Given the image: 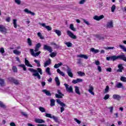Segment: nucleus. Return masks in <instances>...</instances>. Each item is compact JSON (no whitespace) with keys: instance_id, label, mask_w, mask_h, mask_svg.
Wrapping results in <instances>:
<instances>
[{"instance_id":"1","label":"nucleus","mask_w":126,"mask_h":126,"mask_svg":"<svg viewBox=\"0 0 126 126\" xmlns=\"http://www.w3.org/2000/svg\"><path fill=\"white\" fill-rule=\"evenodd\" d=\"M118 60H122L124 62H126V57L125 55H120L118 56L114 55L110 57H106L107 61H112L113 62H115V61H117Z\"/></svg>"},{"instance_id":"2","label":"nucleus","mask_w":126,"mask_h":126,"mask_svg":"<svg viewBox=\"0 0 126 126\" xmlns=\"http://www.w3.org/2000/svg\"><path fill=\"white\" fill-rule=\"evenodd\" d=\"M28 70L31 71V72L33 73L32 76L37 77L38 79H41V76L40 74H43V72L42 71V69H41V68H37V70H35L34 68H29Z\"/></svg>"},{"instance_id":"3","label":"nucleus","mask_w":126,"mask_h":126,"mask_svg":"<svg viewBox=\"0 0 126 126\" xmlns=\"http://www.w3.org/2000/svg\"><path fill=\"white\" fill-rule=\"evenodd\" d=\"M56 102L58 105H60L61 106L60 108L61 113H63V112L64 111V107H65L66 105L63 102H62L60 99H56Z\"/></svg>"},{"instance_id":"4","label":"nucleus","mask_w":126,"mask_h":126,"mask_svg":"<svg viewBox=\"0 0 126 126\" xmlns=\"http://www.w3.org/2000/svg\"><path fill=\"white\" fill-rule=\"evenodd\" d=\"M45 117L46 118H50V119H53L55 123H59V118L58 117L53 116L50 113H45Z\"/></svg>"},{"instance_id":"5","label":"nucleus","mask_w":126,"mask_h":126,"mask_svg":"<svg viewBox=\"0 0 126 126\" xmlns=\"http://www.w3.org/2000/svg\"><path fill=\"white\" fill-rule=\"evenodd\" d=\"M64 85L67 92H68L69 93H73V89L72 88V86H69L67 84H64Z\"/></svg>"},{"instance_id":"6","label":"nucleus","mask_w":126,"mask_h":126,"mask_svg":"<svg viewBox=\"0 0 126 126\" xmlns=\"http://www.w3.org/2000/svg\"><path fill=\"white\" fill-rule=\"evenodd\" d=\"M57 92L58 93L55 94V97L56 98H58V99H61L63 98V96H64V94L61 92V90H58Z\"/></svg>"},{"instance_id":"7","label":"nucleus","mask_w":126,"mask_h":126,"mask_svg":"<svg viewBox=\"0 0 126 126\" xmlns=\"http://www.w3.org/2000/svg\"><path fill=\"white\" fill-rule=\"evenodd\" d=\"M8 80L15 84V85H19V81L17 79H14V78L10 77L8 78Z\"/></svg>"},{"instance_id":"8","label":"nucleus","mask_w":126,"mask_h":126,"mask_svg":"<svg viewBox=\"0 0 126 126\" xmlns=\"http://www.w3.org/2000/svg\"><path fill=\"white\" fill-rule=\"evenodd\" d=\"M67 69L66 72L70 77H73V74H72V72H71V69L68 66H66Z\"/></svg>"},{"instance_id":"9","label":"nucleus","mask_w":126,"mask_h":126,"mask_svg":"<svg viewBox=\"0 0 126 126\" xmlns=\"http://www.w3.org/2000/svg\"><path fill=\"white\" fill-rule=\"evenodd\" d=\"M43 50H44V51H48V52H49V53H52V52H53V49H52V47L47 45H44Z\"/></svg>"},{"instance_id":"10","label":"nucleus","mask_w":126,"mask_h":126,"mask_svg":"<svg viewBox=\"0 0 126 126\" xmlns=\"http://www.w3.org/2000/svg\"><path fill=\"white\" fill-rule=\"evenodd\" d=\"M39 24L42 26V27H44V28L47 29V31H52V27L50 26H46L45 23H39Z\"/></svg>"},{"instance_id":"11","label":"nucleus","mask_w":126,"mask_h":126,"mask_svg":"<svg viewBox=\"0 0 126 126\" xmlns=\"http://www.w3.org/2000/svg\"><path fill=\"white\" fill-rule=\"evenodd\" d=\"M31 54L33 57H38L40 54H41V51H38V52H36L35 53H34V50L31 49H30Z\"/></svg>"},{"instance_id":"12","label":"nucleus","mask_w":126,"mask_h":126,"mask_svg":"<svg viewBox=\"0 0 126 126\" xmlns=\"http://www.w3.org/2000/svg\"><path fill=\"white\" fill-rule=\"evenodd\" d=\"M67 34L69 37H70V38H72V39H75L77 38L76 36L74 35L72 32H70V31H67Z\"/></svg>"},{"instance_id":"13","label":"nucleus","mask_w":126,"mask_h":126,"mask_svg":"<svg viewBox=\"0 0 126 126\" xmlns=\"http://www.w3.org/2000/svg\"><path fill=\"white\" fill-rule=\"evenodd\" d=\"M104 17V16L103 15H101L99 16L95 15L94 17V20H96L97 21H99V20H101V19H103Z\"/></svg>"},{"instance_id":"14","label":"nucleus","mask_w":126,"mask_h":126,"mask_svg":"<svg viewBox=\"0 0 126 126\" xmlns=\"http://www.w3.org/2000/svg\"><path fill=\"white\" fill-rule=\"evenodd\" d=\"M35 123L36 124H45V122L44 120L39 119V118H36L34 120Z\"/></svg>"},{"instance_id":"15","label":"nucleus","mask_w":126,"mask_h":126,"mask_svg":"<svg viewBox=\"0 0 126 126\" xmlns=\"http://www.w3.org/2000/svg\"><path fill=\"white\" fill-rule=\"evenodd\" d=\"M118 69H117V72H123L124 69V67L123 66V64L120 63L118 65Z\"/></svg>"},{"instance_id":"16","label":"nucleus","mask_w":126,"mask_h":126,"mask_svg":"<svg viewBox=\"0 0 126 126\" xmlns=\"http://www.w3.org/2000/svg\"><path fill=\"white\" fill-rule=\"evenodd\" d=\"M6 31H7V29H6L4 26L0 25V32H2V33H6Z\"/></svg>"},{"instance_id":"17","label":"nucleus","mask_w":126,"mask_h":126,"mask_svg":"<svg viewBox=\"0 0 126 126\" xmlns=\"http://www.w3.org/2000/svg\"><path fill=\"white\" fill-rule=\"evenodd\" d=\"M83 81V79L77 78L76 80H73L72 81V83L73 84H76V83H79V82H82Z\"/></svg>"},{"instance_id":"18","label":"nucleus","mask_w":126,"mask_h":126,"mask_svg":"<svg viewBox=\"0 0 126 126\" xmlns=\"http://www.w3.org/2000/svg\"><path fill=\"white\" fill-rule=\"evenodd\" d=\"M24 11L26 12V13H28V14H31V15H32L34 16L35 15V13L29 10L28 9L26 8L24 10Z\"/></svg>"},{"instance_id":"19","label":"nucleus","mask_w":126,"mask_h":126,"mask_svg":"<svg viewBox=\"0 0 126 126\" xmlns=\"http://www.w3.org/2000/svg\"><path fill=\"white\" fill-rule=\"evenodd\" d=\"M93 90H94V88H93L92 85H90L89 86V89L88 90V91L92 95H94V92H93Z\"/></svg>"},{"instance_id":"20","label":"nucleus","mask_w":126,"mask_h":126,"mask_svg":"<svg viewBox=\"0 0 126 126\" xmlns=\"http://www.w3.org/2000/svg\"><path fill=\"white\" fill-rule=\"evenodd\" d=\"M106 27H107V28H113V27H114L113 21H111L110 22H108L106 25Z\"/></svg>"},{"instance_id":"21","label":"nucleus","mask_w":126,"mask_h":126,"mask_svg":"<svg viewBox=\"0 0 126 126\" xmlns=\"http://www.w3.org/2000/svg\"><path fill=\"white\" fill-rule=\"evenodd\" d=\"M25 63L26 65H27V66H29L30 67H33V66L31 64H30V63L26 58L25 59Z\"/></svg>"},{"instance_id":"22","label":"nucleus","mask_w":126,"mask_h":126,"mask_svg":"<svg viewBox=\"0 0 126 126\" xmlns=\"http://www.w3.org/2000/svg\"><path fill=\"white\" fill-rule=\"evenodd\" d=\"M77 57L78 58H82V59H85V60L88 59V56L84 54H80V55H77Z\"/></svg>"},{"instance_id":"23","label":"nucleus","mask_w":126,"mask_h":126,"mask_svg":"<svg viewBox=\"0 0 126 126\" xmlns=\"http://www.w3.org/2000/svg\"><path fill=\"white\" fill-rule=\"evenodd\" d=\"M42 92H43V93H45V94H46V95H47V96H51L52 95L51 92H50V91H49L47 90H43Z\"/></svg>"},{"instance_id":"24","label":"nucleus","mask_w":126,"mask_h":126,"mask_svg":"<svg viewBox=\"0 0 126 126\" xmlns=\"http://www.w3.org/2000/svg\"><path fill=\"white\" fill-rule=\"evenodd\" d=\"M50 64H51V59H48V60L46 61L44 63V67H46V66H48V65H50Z\"/></svg>"},{"instance_id":"25","label":"nucleus","mask_w":126,"mask_h":126,"mask_svg":"<svg viewBox=\"0 0 126 126\" xmlns=\"http://www.w3.org/2000/svg\"><path fill=\"white\" fill-rule=\"evenodd\" d=\"M0 107L2 108V109H4V110H5L7 106L3 103V102L0 101Z\"/></svg>"},{"instance_id":"26","label":"nucleus","mask_w":126,"mask_h":126,"mask_svg":"<svg viewBox=\"0 0 126 126\" xmlns=\"http://www.w3.org/2000/svg\"><path fill=\"white\" fill-rule=\"evenodd\" d=\"M112 98L115 100H120L121 99V96L119 94H113Z\"/></svg>"},{"instance_id":"27","label":"nucleus","mask_w":126,"mask_h":126,"mask_svg":"<svg viewBox=\"0 0 126 126\" xmlns=\"http://www.w3.org/2000/svg\"><path fill=\"white\" fill-rule=\"evenodd\" d=\"M55 80L57 86H60V85H61V82H60V79H59V77H55Z\"/></svg>"},{"instance_id":"28","label":"nucleus","mask_w":126,"mask_h":126,"mask_svg":"<svg viewBox=\"0 0 126 126\" xmlns=\"http://www.w3.org/2000/svg\"><path fill=\"white\" fill-rule=\"evenodd\" d=\"M91 52H92V53H94V54H97L99 53V50L95 49L94 48H92L91 49Z\"/></svg>"},{"instance_id":"29","label":"nucleus","mask_w":126,"mask_h":126,"mask_svg":"<svg viewBox=\"0 0 126 126\" xmlns=\"http://www.w3.org/2000/svg\"><path fill=\"white\" fill-rule=\"evenodd\" d=\"M75 92L76 94H78V95H80V92L79 91V87L77 86L75 87Z\"/></svg>"},{"instance_id":"30","label":"nucleus","mask_w":126,"mask_h":126,"mask_svg":"<svg viewBox=\"0 0 126 126\" xmlns=\"http://www.w3.org/2000/svg\"><path fill=\"white\" fill-rule=\"evenodd\" d=\"M61 65H63V63L62 62H60V63H58V64L56 63L54 66V68H59Z\"/></svg>"},{"instance_id":"31","label":"nucleus","mask_w":126,"mask_h":126,"mask_svg":"<svg viewBox=\"0 0 126 126\" xmlns=\"http://www.w3.org/2000/svg\"><path fill=\"white\" fill-rule=\"evenodd\" d=\"M57 71L58 73H59V74H60V75H62V76H65L64 73H63V72L61 71V69H57Z\"/></svg>"},{"instance_id":"32","label":"nucleus","mask_w":126,"mask_h":126,"mask_svg":"<svg viewBox=\"0 0 126 126\" xmlns=\"http://www.w3.org/2000/svg\"><path fill=\"white\" fill-rule=\"evenodd\" d=\"M116 87H117V88H123L124 86L123 85V83H118L116 84Z\"/></svg>"},{"instance_id":"33","label":"nucleus","mask_w":126,"mask_h":126,"mask_svg":"<svg viewBox=\"0 0 126 126\" xmlns=\"http://www.w3.org/2000/svg\"><path fill=\"white\" fill-rule=\"evenodd\" d=\"M51 68H50V67H47L46 69L45 72H46V73H47V74H48V75H52V73H51Z\"/></svg>"},{"instance_id":"34","label":"nucleus","mask_w":126,"mask_h":126,"mask_svg":"<svg viewBox=\"0 0 126 126\" xmlns=\"http://www.w3.org/2000/svg\"><path fill=\"white\" fill-rule=\"evenodd\" d=\"M54 32H55V33H56L58 35V36H60L62 35V32H61V31L59 30H55L54 31Z\"/></svg>"},{"instance_id":"35","label":"nucleus","mask_w":126,"mask_h":126,"mask_svg":"<svg viewBox=\"0 0 126 126\" xmlns=\"http://www.w3.org/2000/svg\"><path fill=\"white\" fill-rule=\"evenodd\" d=\"M39 110L40 112H41V113H46V109L43 107H39Z\"/></svg>"},{"instance_id":"36","label":"nucleus","mask_w":126,"mask_h":126,"mask_svg":"<svg viewBox=\"0 0 126 126\" xmlns=\"http://www.w3.org/2000/svg\"><path fill=\"white\" fill-rule=\"evenodd\" d=\"M55 102H56V100H55L54 99H52L50 100V106L51 107L55 106Z\"/></svg>"},{"instance_id":"37","label":"nucleus","mask_w":126,"mask_h":126,"mask_svg":"<svg viewBox=\"0 0 126 126\" xmlns=\"http://www.w3.org/2000/svg\"><path fill=\"white\" fill-rule=\"evenodd\" d=\"M77 73L79 75V76H85V73L83 72H81L80 71H78Z\"/></svg>"},{"instance_id":"38","label":"nucleus","mask_w":126,"mask_h":126,"mask_svg":"<svg viewBox=\"0 0 126 126\" xmlns=\"http://www.w3.org/2000/svg\"><path fill=\"white\" fill-rule=\"evenodd\" d=\"M34 63H35L36 64H37V67H40L41 66V64L40 63V61L37 60H34Z\"/></svg>"},{"instance_id":"39","label":"nucleus","mask_w":126,"mask_h":126,"mask_svg":"<svg viewBox=\"0 0 126 126\" xmlns=\"http://www.w3.org/2000/svg\"><path fill=\"white\" fill-rule=\"evenodd\" d=\"M0 53H1L2 56H6L5 54H4V49L3 47L0 49Z\"/></svg>"},{"instance_id":"40","label":"nucleus","mask_w":126,"mask_h":126,"mask_svg":"<svg viewBox=\"0 0 126 126\" xmlns=\"http://www.w3.org/2000/svg\"><path fill=\"white\" fill-rule=\"evenodd\" d=\"M64 44L67 46V47H68V48L72 47V43H71V42H65Z\"/></svg>"},{"instance_id":"41","label":"nucleus","mask_w":126,"mask_h":126,"mask_svg":"<svg viewBox=\"0 0 126 126\" xmlns=\"http://www.w3.org/2000/svg\"><path fill=\"white\" fill-rule=\"evenodd\" d=\"M13 53L15 54V55H20V54H21V52L17 50H13Z\"/></svg>"},{"instance_id":"42","label":"nucleus","mask_w":126,"mask_h":126,"mask_svg":"<svg viewBox=\"0 0 126 126\" xmlns=\"http://www.w3.org/2000/svg\"><path fill=\"white\" fill-rule=\"evenodd\" d=\"M69 28L72 31H74V32L76 31V29L75 28H74V27L73 26V24H72L70 25Z\"/></svg>"},{"instance_id":"43","label":"nucleus","mask_w":126,"mask_h":126,"mask_svg":"<svg viewBox=\"0 0 126 126\" xmlns=\"http://www.w3.org/2000/svg\"><path fill=\"white\" fill-rule=\"evenodd\" d=\"M0 86H4V80L2 79H0Z\"/></svg>"},{"instance_id":"44","label":"nucleus","mask_w":126,"mask_h":126,"mask_svg":"<svg viewBox=\"0 0 126 126\" xmlns=\"http://www.w3.org/2000/svg\"><path fill=\"white\" fill-rule=\"evenodd\" d=\"M119 47L122 50H123V51H124V52H126V47H125V46L121 44L119 45Z\"/></svg>"},{"instance_id":"45","label":"nucleus","mask_w":126,"mask_h":126,"mask_svg":"<svg viewBox=\"0 0 126 126\" xmlns=\"http://www.w3.org/2000/svg\"><path fill=\"white\" fill-rule=\"evenodd\" d=\"M13 24H14V28H17V24L16 23V22L17 21V20L16 19H14L13 20Z\"/></svg>"},{"instance_id":"46","label":"nucleus","mask_w":126,"mask_h":126,"mask_svg":"<svg viewBox=\"0 0 126 126\" xmlns=\"http://www.w3.org/2000/svg\"><path fill=\"white\" fill-rule=\"evenodd\" d=\"M96 37L97 38V39H98V40H100L102 41H103L104 40V39H105L104 37H102L99 35H96Z\"/></svg>"},{"instance_id":"47","label":"nucleus","mask_w":126,"mask_h":126,"mask_svg":"<svg viewBox=\"0 0 126 126\" xmlns=\"http://www.w3.org/2000/svg\"><path fill=\"white\" fill-rule=\"evenodd\" d=\"M19 66H20V67H22L24 70L25 71L27 70V69L26 68V67L25 66V64H20L19 65Z\"/></svg>"},{"instance_id":"48","label":"nucleus","mask_w":126,"mask_h":126,"mask_svg":"<svg viewBox=\"0 0 126 126\" xmlns=\"http://www.w3.org/2000/svg\"><path fill=\"white\" fill-rule=\"evenodd\" d=\"M37 36L39 37L40 39H42V40H44V36L41 34V32L37 33Z\"/></svg>"},{"instance_id":"49","label":"nucleus","mask_w":126,"mask_h":126,"mask_svg":"<svg viewBox=\"0 0 126 126\" xmlns=\"http://www.w3.org/2000/svg\"><path fill=\"white\" fill-rule=\"evenodd\" d=\"M50 57L51 58H54V57H56L57 56V53L52 52L50 54Z\"/></svg>"},{"instance_id":"50","label":"nucleus","mask_w":126,"mask_h":126,"mask_svg":"<svg viewBox=\"0 0 126 126\" xmlns=\"http://www.w3.org/2000/svg\"><path fill=\"white\" fill-rule=\"evenodd\" d=\"M109 90H110V87H109V86H107L105 89L104 93H108V92H109Z\"/></svg>"},{"instance_id":"51","label":"nucleus","mask_w":126,"mask_h":126,"mask_svg":"<svg viewBox=\"0 0 126 126\" xmlns=\"http://www.w3.org/2000/svg\"><path fill=\"white\" fill-rule=\"evenodd\" d=\"M115 10H116V5H113L111 7V11H112V12H115Z\"/></svg>"},{"instance_id":"52","label":"nucleus","mask_w":126,"mask_h":126,"mask_svg":"<svg viewBox=\"0 0 126 126\" xmlns=\"http://www.w3.org/2000/svg\"><path fill=\"white\" fill-rule=\"evenodd\" d=\"M28 43L29 46H32V41L30 38H28Z\"/></svg>"},{"instance_id":"53","label":"nucleus","mask_w":126,"mask_h":126,"mask_svg":"<svg viewBox=\"0 0 126 126\" xmlns=\"http://www.w3.org/2000/svg\"><path fill=\"white\" fill-rule=\"evenodd\" d=\"M120 80L123 81V82H126V77H121L120 78Z\"/></svg>"},{"instance_id":"54","label":"nucleus","mask_w":126,"mask_h":126,"mask_svg":"<svg viewBox=\"0 0 126 126\" xmlns=\"http://www.w3.org/2000/svg\"><path fill=\"white\" fill-rule=\"evenodd\" d=\"M52 45H53L54 46H55L56 49H59L60 48V45H57L56 43L53 42L52 43Z\"/></svg>"},{"instance_id":"55","label":"nucleus","mask_w":126,"mask_h":126,"mask_svg":"<svg viewBox=\"0 0 126 126\" xmlns=\"http://www.w3.org/2000/svg\"><path fill=\"white\" fill-rule=\"evenodd\" d=\"M109 98H110V95L109 94H107L104 96L103 99L104 100H108V99H109Z\"/></svg>"},{"instance_id":"56","label":"nucleus","mask_w":126,"mask_h":126,"mask_svg":"<svg viewBox=\"0 0 126 126\" xmlns=\"http://www.w3.org/2000/svg\"><path fill=\"white\" fill-rule=\"evenodd\" d=\"M104 49L105 50H113V49H115L114 47H104Z\"/></svg>"},{"instance_id":"57","label":"nucleus","mask_w":126,"mask_h":126,"mask_svg":"<svg viewBox=\"0 0 126 126\" xmlns=\"http://www.w3.org/2000/svg\"><path fill=\"white\" fill-rule=\"evenodd\" d=\"M74 120L77 124H78V125H80V124H81V121L78 120V119L74 118Z\"/></svg>"},{"instance_id":"58","label":"nucleus","mask_w":126,"mask_h":126,"mask_svg":"<svg viewBox=\"0 0 126 126\" xmlns=\"http://www.w3.org/2000/svg\"><path fill=\"white\" fill-rule=\"evenodd\" d=\"M12 69L14 72H17V67H16V66H13L12 67Z\"/></svg>"},{"instance_id":"59","label":"nucleus","mask_w":126,"mask_h":126,"mask_svg":"<svg viewBox=\"0 0 126 126\" xmlns=\"http://www.w3.org/2000/svg\"><path fill=\"white\" fill-rule=\"evenodd\" d=\"M41 43H37L36 46H35V48H37V49H40V47H41Z\"/></svg>"},{"instance_id":"60","label":"nucleus","mask_w":126,"mask_h":126,"mask_svg":"<svg viewBox=\"0 0 126 126\" xmlns=\"http://www.w3.org/2000/svg\"><path fill=\"white\" fill-rule=\"evenodd\" d=\"M21 114L22 115H23L24 117H26V118H27V117H28V115L27 114H26V113L24 112H22Z\"/></svg>"},{"instance_id":"61","label":"nucleus","mask_w":126,"mask_h":126,"mask_svg":"<svg viewBox=\"0 0 126 126\" xmlns=\"http://www.w3.org/2000/svg\"><path fill=\"white\" fill-rule=\"evenodd\" d=\"M15 2L17 4H20L21 3V1L20 0H15Z\"/></svg>"},{"instance_id":"62","label":"nucleus","mask_w":126,"mask_h":126,"mask_svg":"<svg viewBox=\"0 0 126 126\" xmlns=\"http://www.w3.org/2000/svg\"><path fill=\"white\" fill-rule=\"evenodd\" d=\"M108 109L110 110V113H113V111L114 110V107L113 106H111L110 107H109Z\"/></svg>"},{"instance_id":"63","label":"nucleus","mask_w":126,"mask_h":126,"mask_svg":"<svg viewBox=\"0 0 126 126\" xmlns=\"http://www.w3.org/2000/svg\"><path fill=\"white\" fill-rule=\"evenodd\" d=\"M86 1V0H81L79 2L80 4H84V2Z\"/></svg>"},{"instance_id":"64","label":"nucleus","mask_w":126,"mask_h":126,"mask_svg":"<svg viewBox=\"0 0 126 126\" xmlns=\"http://www.w3.org/2000/svg\"><path fill=\"white\" fill-rule=\"evenodd\" d=\"M10 126H16V125H15V123H14V122H11L10 123Z\"/></svg>"}]
</instances>
